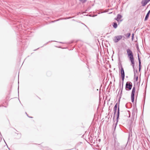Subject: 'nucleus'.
Returning <instances> with one entry per match:
<instances>
[{
	"mask_svg": "<svg viewBox=\"0 0 150 150\" xmlns=\"http://www.w3.org/2000/svg\"><path fill=\"white\" fill-rule=\"evenodd\" d=\"M135 91V88L134 86L133 87L131 93V100L132 102H133L134 100V93Z\"/></svg>",
	"mask_w": 150,
	"mask_h": 150,
	"instance_id": "nucleus-3",
	"label": "nucleus"
},
{
	"mask_svg": "<svg viewBox=\"0 0 150 150\" xmlns=\"http://www.w3.org/2000/svg\"><path fill=\"white\" fill-rule=\"evenodd\" d=\"M133 36H134V34H132V39H133Z\"/></svg>",
	"mask_w": 150,
	"mask_h": 150,
	"instance_id": "nucleus-21",
	"label": "nucleus"
},
{
	"mask_svg": "<svg viewBox=\"0 0 150 150\" xmlns=\"http://www.w3.org/2000/svg\"><path fill=\"white\" fill-rule=\"evenodd\" d=\"M17 135H18V137L17 138V139H18L19 138H20L21 137V134H17Z\"/></svg>",
	"mask_w": 150,
	"mask_h": 150,
	"instance_id": "nucleus-18",
	"label": "nucleus"
},
{
	"mask_svg": "<svg viewBox=\"0 0 150 150\" xmlns=\"http://www.w3.org/2000/svg\"><path fill=\"white\" fill-rule=\"evenodd\" d=\"M117 103H116L115 105V106L114 107L113 111H114V115L116 114L117 109Z\"/></svg>",
	"mask_w": 150,
	"mask_h": 150,
	"instance_id": "nucleus-7",
	"label": "nucleus"
},
{
	"mask_svg": "<svg viewBox=\"0 0 150 150\" xmlns=\"http://www.w3.org/2000/svg\"><path fill=\"white\" fill-rule=\"evenodd\" d=\"M25 113H26V115H27L28 116V115H27V113H26V112H25Z\"/></svg>",
	"mask_w": 150,
	"mask_h": 150,
	"instance_id": "nucleus-23",
	"label": "nucleus"
},
{
	"mask_svg": "<svg viewBox=\"0 0 150 150\" xmlns=\"http://www.w3.org/2000/svg\"><path fill=\"white\" fill-rule=\"evenodd\" d=\"M130 35V33H128L125 35V36L127 38H129Z\"/></svg>",
	"mask_w": 150,
	"mask_h": 150,
	"instance_id": "nucleus-15",
	"label": "nucleus"
},
{
	"mask_svg": "<svg viewBox=\"0 0 150 150\" xmlns=\"http://www.w3.org/2000/svg\"><path fill=\"white\" fill-rule=\"evenodd\" d=\"M121 90V88H120L119 91H120V90ZM119 92H120V91H119Z\"/></svg>",
	"mask_w": 150,
	"mask_h": 150,
	"instance_id": "nucleus-24",
	"label": "nucleus"
},
{
	"mask_svg": "<svg viewBox=\"0 0 150 150\" xmlns=\"http://www.w3.org/2000/svg\"><path fill=\"white\" fill-rule=\"evenodd\" d=\"M116 145H117V146H119V143H117V144L116 143H115V149L116 147Z\"/></svg>",
	"mask_w": 150,
	"mask_h": 150,
	"instance_id": "nucleus-17",
	"label": "nucleus"
},
{
	"mask_svg": "<svg viewBox=\"0 0 150 150\" xmlns=\"http://www.w3.org/2000/svg\"><path fill=\"white\" fill-rule=\"evenodd\" d=\"M138 57L139 60V71H140L141 70V60L139 57V54L138 55Z\"/></svg>",
	"mask_w": 150,
	"mask_h": 150,
	"instance_id": "nucleus-8",
	"label": "nucleus"
},
{
	"mask_svg": "<svg viewBox=\"0 0 150 150\" xmlns=\"http://www.w3.org/2000/svg\"><path fill=\"white\" fill-rule=\"evenodd\" d=\"M80 1H81L83 3H85L87 0H79Z\"/></svg>",
	"mask_w": 150,
	"mask_h": 150,
	"instance_id": "nucleus-16",
	"label": "nucleus"
},
{
	"mask_svg": "<svg viewBox=\"0 0 150 150\" xmlns=\"http://www.w3.org/2000/svg\"><path fill=\"white\" fill-rule=\"evenodd\" d=\"M127 52L128 56L129 59V60L130 61L131 64H132L133 68L134 71V79H135L136 81H137L138 79V76L137 75V71L136 70L135 71H134V58L133 54L132 51L129 49H128L127 50Z\"/></svg>",
	"mask_w": 150,
	"mask_h": 150,
	"instance_id": "nucleus-1",
	"label": "nucleus"
},
{
	"mask_svg": "<svg viewBox=\"0 0 150 150\" xmlns=\"http://www.w3.org/2000/svg\"><path fill=\"white\" fill-rule=\"evenodd\" d=\"M30 117V118H32V117Z\"/></svg>",
	"mask_w": 150,
	"mask_h": 150,
	"instance_id": "nucleus-26",
	"label": "nucleus"
},
{
	"mask_svg": "<svg viewBox=\"0 0 150 150\" xmlns=\"http://www.w3.org/2000/svg\"><path fill=\"white\" fill-rule=\"evenodd\" d=\"M71 18V17H68V18H64V19H68L70 18Z\"/></svg>",
	"mask_w": 150,
	"mask_h": 150,
	"instance_id": "nucleus-20",
	"label": "nucleus"
},
{
	"mask_svg": "<svg viewBox=\"0 0 150 150\" xmlns=\"http://www.w3.org/2000/svg\"><path fill=\"white\" fill-rule=\"evenodd\" d=\"M96 16V15H95V16H93V17H94V16Z\"/></svg>",
	"mask_w": 150,
	"mask_h": 150,
	"instance_id": "nucleus-25",
	"label": "nucleus"
},
{
	"mask_svg": "<svg viewBox=\"0 0 150 150\" xmlns=\"http://www.w3.org/2000/svg\"><path fill=\"white\" fill-rule=\"evenodd\" d=\"M118 121L116 120V122L114 124L112 125V128H114V130H115L116 128L117 125V124Z\"/></svg>",
	"mask_w": 150,
	"mask_h": 150,
	"instance_id": "nucleus-13",
	"label": "nucleus"
},
{
	"mask_svg": "<svg viewBox=\"0 0 150 150\" xmlns=\"http://www.w3.org/2000/svg\"><path fill=\"white\" fill-rule=\"evenodd\" d=\"M125 75L121 76L122 80L123 81L124 80V79L125 78Z\"/></svg>",
	"mask_w": 150,
	"mask_h": 150,
	"instance_id": "nucleus-19",
	"label": "nucleus"
},
{
	"mask_svg": "<svg viewBox=\"0 0 150 150\" xmlns=\"http://www.w3.org/2000/svg\"><path fill=\"white\" fill-rule=\"evenodd\" d=\"M132 83L130 81L127 82L126 84L125 89L127 91L130 90L132 87Z\"/></svg>",
	"mask_w": 150,
	"mask_h": 150,
	"instance_id": "nucleus-2",
	"label": "nucleus"
},
{
	"mask_svg": "<svg viewBox=\"0 0 150 150\" xmlns=\"http://www.w3.org/2000/svg\"><path fill=\"white\" fill-rule=\"evenodd\" d=\"M122 35H119L115 36L113 41L115 42H117L120 40L122 38Z\"/></svg>",
	"mask_w": 150,
	"mask_h": 150,
	"instance_id": "nucleus-4",
	"label": "nucleus"
},
{
	"mask_svg": "<svg viewBox=\"0 0 150 150\" xmlns=\"http://www.w3.org/2000/svg\"><path fill=\"white\" fill-rule=\"evenodd\" d=\"M121 76H124V75H125L124 71V69H123V68L122 67V65H121Z\"/></svg>",
	"mask_w": 150,
	"mask_h": 150,
	"instance_id": "nucleus-9",
	"label": "nucleus"
},
{
	"mask_svg": "<svg viewBox=\"0 0 150 150\" xmlns=\"http://www.w3.org/2000/svg\"><path fill=\"white\" fill-rule=\"evenodd\" d=\"M137 48H139V47H137Z\"/></svg>",
	"mask_w": 150,
	"mask_h": 150,
	"instance_id": "nucleus-27",
	"label": "nucleus"
},
{
	"mask_svg": "<svg viewBox=\"0 0 150 150\" xmlns=\"http://www.w3.org/2000/svg\"><path fill=\"white\" fill-rule=\"evenodd\" d=\"M123 86V84H122V88L121 90L120 93L119 95V94H118V96H119V98L120 99L121 98L122 96V89Z\"/></svg>",
	"mask_w": 150,
	"mask_h": 150,
	"instance_id": "nucleus-12",
	"label": "nucleus"
},
{
	"mask_svg": "<svg viewBox=\"0 0 150 150\" xmlns=\"http://www.w3.org/2000/svg\"><path fill=\"white\" fill-rule=\"evenodd\" d=\"M150 13V10L148 11V12L147 13L146 16V17H145V19H144L145 21H146L149 18Z\"/></svg>",
	"mask_w": 150,
	"mask_h": 150,
	"instance_id": "nucleus-11",
	"label": "nucleus"
},
{
	"mask_svg": "<svg viewBox=\"0 0 150 150\" xmlns=\"http://www.w3.org/2000/svg\"><path fill=\"white\" fill-rule=\"evenodd\" d=\"M150 1V0H142L141 2L142 6H145Z\"/></svg>",
	"mask_w": 150,
	"mask_h": 150,
	"instance_id": "nucleus-5",
	"label": "nucleus"
},
{
	"mask_svg": "<svg viewBox=\"0 0 150 150\" xmlns=\"http://www.w3.org/2000/svg\"><path fill=\"white\" fill-rule=\"evenodd\" d=\"M58 20H57V21H53V22H55V21H58Z\"/></svg>",
	"mask_w": 150,
	"mask_h": 150,
	"instance_id": "nucleus-22",
	"label": "nucleus"
},
{
	"mask_svg": "<svg viewBox=\"0 0 150 150\" xmlns=\"http://www.w3.org/2000/svg\"><path fill=\"white\" fill-rule=\"evenodd\" d=\"M122 16L120 14H118L117 15V17L115 19L117 21H119L122 18Z\"/></svg>",
	"mask_w": 150,
	"mask_h": 150,
	"instance_id": "nucleus-10",
	"label": "nucleus"
},
{
	"mask_svg": "<svg viewBox=\"0 0 150 150\" xmlns=\"http://www.w3.org/2000/svg\"><path fill=\"white\" fill-rule=\"evenodd\" d=\"M112 26L115 28H116L117 27V25L116 22H114Z\"/></svg>",
	"mask_w": 150,
	"mask_h": 150,
	"instance_id": "nucleus-14",
	"label": "nucleus"
},
{
	"mask_svg": "<svg viewBox=\"0 0 150 150\" xmlns=\"http://www.w3.org/2000/svg\"><path fill=\"white\" fill-rule=\"evenodd\" d=\"M120 106L119 104H118V105L117 108V119L116 120L118 121V118H119V115H120Z\"/></svg>",
	"mask_w": 150,
	"mask_h": 150,
	"instance_id": "nucleus-6",
	"label": "nucleus"
}]
</instances>
